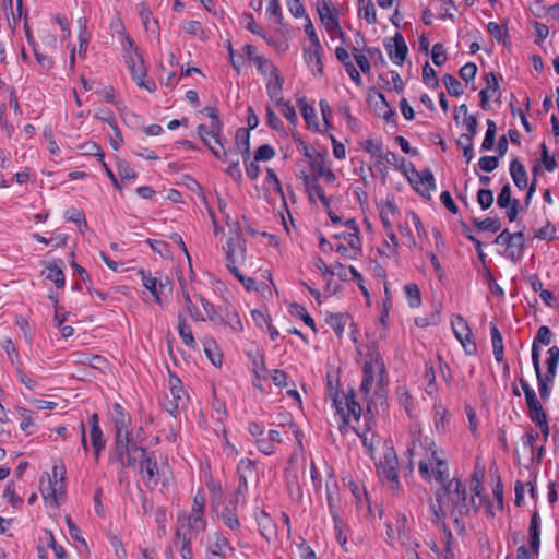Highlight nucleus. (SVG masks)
I'll use <instances>...</instances> for the list:
<instances>
[{
    "label": "nucleus",
    "instance_id": "nucleus-31",
    "mask_svg": "<svg viewBox=\"0 0 559 559\" xmlns=\"http://www.w3.org/2000/svg\"><path fill=\"white\" fill-rule=\"evenodd\" d=\"M524 234L522 231L513 233L512 240L508 250V257L513 261H519L522 258L524 247Z\"/></svg>",
    "mask_w": 559,
    "mask_h": 559
},
{
    "label": "nucleus",
    "instance_id": "nucleus-17",
    "mask_svg": "<svg viewBox=\"0 0 559 559\" xmlns=\"http://www.w3.org/2000/svg\"><path fill=\"white\" fill-rule=\"evenodd\" d=\"M198 134L205 145H210L213 141L216 145L222 147V122L221 120L210 121L207 126L200 124L198 127Z\"/></svg>",
    "mask_w": 559,
    "mask_h": 559
},
{
    "label": "nucleus",
    "instance_id": "nucleus-45",
    "mask_svg": "<svg viewBox=\"0 0 559 559\" xmlns=\"http://www.w3.org/2000/svg\"><path fill=\"white\" fill-rule=\"evenodd\" d=\"M474 225L479 230H489V231H492V233H496V231H498L501 228L500 219L499 218H493V217H487V218L481 219V221L475 218L474 219Z\"/></svg>",
    "mask_w": 559,
    "mask_h": 559
},
{
    "label": "nucleus",
    "instance_id": "nucleus-18",
    "mask_svg": "<svg viewBox=\"0 0 559 559\" xmlns=\"http://www.w3.org/2000/svg\"><path fill=\"white\" fill-rule=\"evenodd\" d=\"M416 180H412V183L417 192L423 197L430 199V192L436 190V180L431 170L424 169L420 173L416 171Z\"/></svg>",
    "mask_w": 559,
    "mask_h": 559
},
{
    "label": "nucleus",
    "instance_id": "nucleus-27",
    "mask_svg": "<svg viewBox=\"0 0 559 559\" xmlns=\"http://www.w3.org/2000/svg\"><path fill=\"white\" fill-rule=\"evenodd\" d=\"M129 70L139 87L145 88L148 92H154L156 90V84L153 80H144V76L146 75L144 62L139 66H135L134 68H129Z\"/></svg>",
    "mask_w": 559,
    "mask_h": 559
},
{
    "label": "nucleus",
    "instance_id": "nucleus-59",
    "mask_svg": "<svg viewBox=\"0 0 559 559\" xmlns=\"http://www.w3.org/2000/svg\"><path fill=\"white\" fill-rule=\"evenodd\" d=\"M254 443L258 450L265 455H272L275 452V444L267 437L258 438Z\"/></svg>",
    "mask_w": 559,
    "mask_h": 559
},
{
    "label": "nucleus",
    "instance_id": "nucleus-8",
    "mask_svg": "<svg viewBox=\"0 0 559 559\" xmlns=\"http://www.w3.org/2000/svg\"><path fill=\"white\" fill-rule=\"evenodd\" d=\"M411 441L407 445V454L409 457V463L413 464V460L418 457L419 461L425 459L429 460L431 451L435 450V441L428 437H421V430L419 426L414 425L411 427Z\"/></svg>",
    "mask_w": 559,
    "mask_h": 559
},
{
    "label": "nucleus",
    "instance_id": "nucleus-53",
    "mask_svg": "<svg viewBox=\"0 0 559 559\" xmlns=\"http://www.w3.org/2000/svg\"><path fill=\"white\" fill-rule=\"evenodd\" d=\"M514 200L515 199L511 198V187L509 183H507L502 187L500 193L498 194L497 204L501 209H507L509 205L513 204Z\"/></svg>",
    "mask_w": 559,
    "mask_h": 559
},
{
    "label": "nucleus",
    "instance_id": "nucleus-15",
    "mask_svg": "<svg viewBox=\"0 0 559 559\" xmlns=\"http://www.w3.org/2000/svg\"><path fill=\"white\" fill-rule=\"evenodd\" d=\"M90 438L93 447L95 459L98 460L102 450L105 448L106 441L99 427L98 415L92 414L88 418Z\"/></svg>",
    "mask_w": 559,
    "mask_h": 559
},
{
    "label": "nucleus",
    "instance_id": "nucleus-20",
    "mask_svg": "<svg viewBox=\"0 0 559 559\" xmlns=\"http://www.w3.org/2000/svg\"><path fill=\"white\" fill-rule=\"evenodd\" d=\"M131 419L129 415H127L122 407L119 404L114 405V424L116 429V438L130 436V431L128 430V426Z\"/></svg>",
    "mask_w": 559,
    "mask_h": 559
},
{
    "label": "nucleus",
    "instance_id": "nucleus-10",
    "mask_svg": "<svg viewBox=\"0 0 559 559\" xmlns=\"http://www.w3.org/2000/svg\"><path fill=\"white\" fill-rule=\"evenodd\" d=\"M206 527V521L204 514L191 511L190 514H180L177 518V535H190L198 534L204 531Z\"/></svg>",
    "mask_w": 559,
    "mask_h": 559
},
{
    "label": "nucleus",
    "instance_id": "nucleus-56",
    "mask_svg": "<svg viewBox=\"0 0 559 559\" xmlns=\"http://www.w3.org/2000/svg\"><path fill=\"white\" fill-rule=\"evenodd\" d=\"M266 15L274 19L277 23L282 22L283 14L280 0H270L266 8Z\"/></svg>",
    "mask_w": 559,
    "mask_h": 559
},
{
    "label": "nucleus",
    "instance_id": "nucleus-29",
    "mask_svg": "<svg viewBox=\"0 0 559 559\" xmlns=\"http://www.w3.org/2000/svg\"><path fill=\"white\" fill-rule=\"evenodd\" d=\"M178 334L182 342L190 348L195 347V340L192 334V330L190 324L187 322V319L182 316V313L178 314Z\"/></svg>",
    "mask_w": 559,
    "mask_h": 559
},
{
    "label": "nucleus",
    "instance_id": "nucleus-33",
    "mask_svg": "<svg viewBox=\"0 0 559 559\" xmlns=\"http://www.w3.org/2000/svg\"><path fill=\"white\" fill-rule=\"evenodd\" d=\"M310 165L318 177H324L328 182H334L336 180V176L325 166L321 156L312 158V160H310Z\"/></svg>",
    "mask_w": 559,
    "mask_h": 559
},
{
    "label": "nucleus",
    "instance_id": "nucleus-12",
    "mask_svg": "<svg viewBox=\"0 0 559 559\" xmlns=\"http://www.w3.org/2000/svg\"><path fill=\"white\" fill-rule=\"evenodd\" d=\"M317 11L326 32L331 36H340V38L344 40V34L341 29L337 17L332 13L330 3L325 0H318Z\"/></svg>",
    "mask_w": 559,
    "mask_h": 559
},
{
    "label": "nucleus",
    "instance_id": "nucleus-60",
    "mask_svg": "<svg viewBox=\"0 0 559 559\" xmlns=\"http://www.w3.org/2000/svg\"><path fill=\"white\" fill-rule=\"evenodd\" d=\"M431 59H432V62L440 67L444 63L445 61V50L443 48V45L440 44V43H437L432 46V49H431Z\"/></svg>",
    "mask_w": 559,
    "mask_h": 559
},
{
    "label": "nucleus",
    "instance_id": "nucleus-28",
    "mask_svg": "<svg viewBox=\"0 0 559 559\" xmlns=\"http://www.w3.org/2000/svg\"><path fill=\"white\" fill-rule=\"evenodd\" d=\"M252 62L257 67L259 73L264 78V80H267L269 78L278 73V70L274 63L264 56L252 57Z\"/></svg>",
    "mask_w": 559,
    "mask_h": 559
},
{
    "label": "nucleus",
    "instance_id": "nucleus-52",
    "mask_svg": "<svg viewBox=\"0 0 559 559\" xmlns=\"http://www.w3.org/2000/svg\"><path fill=\"white\" fill-rule=\"evenodd\" d=\"M447 420V409L442 405H435V419L433 425L437 431H444V424Z\"/></svg>",
    "mask_w": 559,
    "mask_h": 559
},
{
    "label": "nucleus",
    "instance_id": "nucleus-63",
    "mask_svg": "<svg viewBox=\"0 0 559 559\" xmlns=\"http://www.w3.org/2000/svg\"><path fill=\"white\" fill-rule=\"evenodd\" d=\"M274 148L269 144H263L257 150L254 158L255 160H270L274 157Z\"/></svg>",
    "mask_w": 559,
    "mask_h": 559
},
{
    "label": "nucleus",
    "instance_id": "nucleus-34",
    "mask_svg": "<svg viewBox=\"0 0 559 559\" xmlns=\"http://www.w3.org/2000/svg\"><path fill=\"white\" fill-rule=\"evenodd\" d=\"M399 213L396 205L391 201L386 202L380 207V217L385 230L392 229V218Z\"/></svg>",
    "mask_w": 559,
    "mask_h": 559
},
{
    "label": "nucleus",
    "instance_id": "nucleus-5",
    "mask_svg": "<svg viewBox=\"0 0 559 559\" xmlns=\"http://www.w3.org/2000/svg\"><path fill=\"white\" fill-rule=\"evenodd\" d=\"M146 450L138 447L130 436L116 438L115 457L123 467L134 466Z\"/></svg>",
    "mask_w": 559,
    "mask_h": 559
},
{
    "label": "nucleus",
    "instance_id": "nucleus-37",
    "mask_svg": "<svg viewBox=\"0 0 559 559\" xmlns=\"http://www.w3.org/2000/svg\"><path fill=\"white\" fill-rule=\"evenodd\" d=\"M559 364V347L552 346L547 350V378L555 379Z\"/></svg>",
    "mask_w": 559,
    "mask_h": 559
},
{
    "label": "nucleus",
    "instance_id": "nucleus-54",
    "mask_svg": "<svg viewBox=\"0 0 559 559\" xmlns=\"http://www.w3.org/2000/svg\"><path fill=\"white\" fill-rule=\"evenodd\" d=\"M301 115L309 127L316 126L317 114L313 107L309 106L305 100H300Z\"/></svg>",
    "mask_w": 559,
    "mask_h": 559
},
{
    "label": "nucleus",
    "instance_id": "nucleus-36",
    "mask_svg": "<svg viewBox=\"0 0 559 559\" xmlns=\"http://www.w3.org/2000/svg\"><path fill=\"white\" fill-rule=\"evenodd\" d=\"M250 133L247 129H239L236 132V145L238 151L243 156V160L246 162L249 158L250 153Z\"/></svg>",
    "mask_w": 559,
    "mask_h": 559
},
{
    "label": "nucleus",
    "instance_id": "nucleus-30",
    "mask_svg": "<svg viewBox=\"0 0 559 559\" xmlns=\"http://www.w3.org/2000/svg\"><path fill=\"white\" fill-rule=\"evenodd\" d=\"M140 274L143 286L152 294L155 302L162 306L160 295L163 293L159 292L156 276L152 275L150 272L144 271H141Z\"/></svg>",
    "mask_w": 559,
    "mask_h": 559
},
{
    "label": "nucleus",
    "instance_id": "nucleus-50",
    "mask_svg": "<svg viewBox=\"0 0 559 559\" xmlns=\"http://www.w3.org/2000/svg\"><path fill=\"white\" fill-rule=\"evenodd\" d=\"M147 243L151 248L163 258H171V251L169 245L163 240L147 239Z\"/></svg>",
    "mask_w": 559,
    "mask_h": 559
},
{
    "label": "nucleus",
    "instance_id": "nucleus-16",
    "mask_svg": "<svg viewBox=\"0 0 559 559\" xmlns=\"http://www.w3.org/2000/svg\"><path fill=\"white\" fill-rule=\"evenodd\" d=\"M210 559H219L230 556L234 548L229 545L227 537L219 533H214L209 544Z\"/></svg>",
    "mask_w": 559,
    "mask_h": 559
},
{
    "label": "nucleus",
    "instance_id": "nucleus-38",
    "mask_svg": "<svg viewBox=\"0 0 559 559\" xmlns=\"http://www.w3.org/2000/svg\"><path fill=\"white\" fill-rule=\"evenodd\" d=\"M182 289V297H183V304L185 309L189 313V316L195 320V321H204L205 317L201 311H199L195 307V305L192 301V297L190 296L189 292L186 289L185 285L181 284Z\"/></svg>",
    "mask_w": 559,
    "mask_h": 559
},
{
    "label": "nucleus",
    "instance_id": "nucleus-22",
    "mask_svg": "<svg viewBox=\"0 0 559 559\" xmlns=\"http://www.w3.org/2000/svg\"><path fill=\"white\" fill-rule=\"evenodd\" d=\"M305 185L307 189V193L311 202H314L316 199L320 200L325 209L330 207V199L324 194L322 187L317 182V179L305 177Z\"/></svg>",
    "mask_w": 559,
    "mask_h": 559
},
{
    "label": "nucleus",
    "instance_id": "nucleus-9",
    "mask_svg": "<svg viewBox=\"0 0 559 559\" xmlns=\"http://www.w3.org/2000/svg\"><path fill=\"white\" fill-rule=\"evenodd\" d=\"M377 467L381 479L386 480L392 490L399 489L397 455L392 447H385L383 460L379 462Z\"/></svg>",
    "mask_w": 559,
    "mask_h": 559
},
{
    "label": "nucleus",
    "instance_id": "nucleus-40",
    "mask_svg": "<svg viewBox=\"0 0 559 559\" xmlns=\"http://www.w3.org/2000/svg\"><path fill=\"white\" fill-rule=\"evenodd\" d=\"M404 292L409 307L418 308L421 304V295L419 287L414 283H408L404 286Z\"/></svg>",
    "mask_w": 559,
    "mask_h": 559
},
{
    "label": "nucleus",
    "instance_id": "nucleus-55",
    "mask_svg": "<svg viewBox=\"0 0 559 559\" xmlns=\"http://www.w3.org/2000/svg\"><path fill=\"white\" fill-rule=\"evenodd\" d=\"M477 202L483 210L489 209L493 203V193L488 189H480L477 193Z\"/></svg>",
    "mask_w": 559,
    "mask_h": 559
},
{
    "label": "nucleus",
    "instance_id": "nucleus-51",
    "mask_svg": "<svg viewBox=\"0 0 559 559\" xmlns=\"http://www.w3.org/2000/svg\"><path fill=\"white\" fill-rule=\"evenodd\" d=\"M194 298L201 304V306L204 310V313H205V314H203L205 317V319L215 321L217 319V313H216L214 305L211 304L209 300H206L204 297H202L199 294H195Z\"/></svg>",
    "mask_w": 559,
    "mask_h": 559
},
{
    "label": "nucleus",
    "instance_id": "nucleus-47",
    "mask_svg": "<svg viewBox=\"0 0 559 559\" xmlns=\"http://www.w3.org/2000/svg\"><path fill=\"white\" fill-rule=\"evenodd\" d=\"M204 353L207 358L212 361L214 366H221L222 364V355L216 352V344L214 341H205L204 344Z\"/></svg>",
    "mask_w": 559,
    "mask_h": 559
},
{
    "label": "nucleus",
    "instance_id": "nucleus-25",
    "mask_svg": "<svg viewBox=\"0 0 559 559\" xmlns=\"http://www.w3.org/2000/svg\"><path fill=\"white\" fill-rule=\"evenodd\" d=\"M530 543L535 555H538L540 547V518L537 512H534L530 522Z\"/></svg>",
    "mask_w": 559,
    "mask_h": 559
},
{
    "label": "nucleus",
    "instance_id": "nucleus-13",
    "mask_svg": "<svg viewBox=\"0 0 559 559\" xmlns=\"http://www.w3.org/2000/svg\"><path fill=\"white\" fill-rule=\"evenodd\" d=\"M140 468L142 474V480L145 487L153 489L158 484V467L157 462L152 453L145 452L140 459Z\"/></svg>",
    "mask_w": 559,
    "mask_h": 559
},
{
    "label": "nucleus",
    "instance_id": "nucleus-26",
    "mask_svg": "<svg viewBox=\"0 0 559 559\" xmlns=\"http://www.w3.org/2000/svg\"><path fill=\"white\" fill-rule=\"evenodd\" d=\"M510 175L514 185L519 189H525L527 187V174L524 165L519 159H513L510 164Z\"/></svg>",
    "mask_w": 559,
    "mask_h": 559
},
{
    "label": "nucleus",
    "instance_id": "nucleus-6",
    "mask_svg": "<svg viewBox=\"0 0 559 559\" xmlns=\"http://www.w3.org/2000/svg\"><path fill=\"white\" fill-rule=\"evenodd\" d=\"M330 395L332 396L333 406L336 408V413L341 415L338 429L342 433H346L348 431L350 417L355 420H359L361 416V406L354 400L353 391L345 397V406H343V402L338 400L337 392L334 393L331 390Z\"/></svg>",
    "mask_w": 559,
    "mask_h": 559
},
{
    "label": "nucleus",
    "instance_id": "nucleus-23",
    "mask_svg": "<svg viewBox=\"0 0 559 559\" xmlns=\"http://www.w3.org/2000/svg\"><path fill=\"white\" fill-rule=\"evenodd\" d=\"M534 370L538 380V389L539 394L542 399H548L550 395V388L549 382H552L554 379H548L546 374H542L540 371V362H539V355L537 354V350L534 349Z\"/></svg>",
    "mask_w": 559,
    "mask_h": 559
},
{
    "label": "nucleus",
    "instance_id": "nucleus-24",
    "mask_svg": "<svg viewBox=\"0 0 559 559\" xmlns=\"http://www.w3.org/2000/svg\"><path fill=\"white\" fill-rule=\"evenodd\" d=\"M284 84V78L278 73L266 80V92L269 97L275 102V104L282 103V90Z\"/></svg>",
    "mask_w": 559,
    "mask_h": 559
},
{
    "label": "nucleus",
    "instance_id": "nucleus-41",
    "mask_svg": "<svg viewBox=\"0 0 559 559\" xmlns=\"http://www.w3.org/2000/svg\"><path fill=\"white\" fill-rule=\"evenodd\" d=\"M45 276L47 280L53 282L58 288H62L64 286V274L58 265H48L45 271Z\"/></svg>",
    "mask_w": 559,
    "mask_h": 559
},
{
    "label": "nucleus",
    "instance_id": "nucleus-3",
    "mask_svg": "<svg viewBox=\"0 0 559 559\" xmlns=\"http://www.w3.org/2000/svg\"><path fill=\"white\" fill-rule=\"evenodd\" d=\"M226 255V265L231 274H234L240 282H245V276L239 272L238 264L245 261L246 249L243 239L240 231L236 228L224 248Z\"/></svg>",
    "mask_w": 559,
    "mask_h": 559
},
{
    "label": "nucleus",
    "instance_id": "nucleus-61",
    "mask_svg": "<svg viewBox=\"0 0 559 559\" xmlns=\"http://www.w3.org/2000/svg\"><path fill=\"white\" fill-rule=\"evenodd\" d=\"M539 439V433L537 431L526 432L522 437L523 448L527 450L531 454H534L535 443Z\"/></svg>",
    "mask_w": 559,
    "mask_h": 559
},
{
    "label": "nucleus",
    "instance_id": "nucleus-44",
    "mask_svg": "<svg viewBox=\"0 0 559 559\" xmlns=\"http://www.w3.org/2000/svg\"><path fill=\"white\" fill-rule=\"evenodd\" d=\"M443 83L450 95L460 96L463 93V86L461 82L452 74H445L443 76Z\"/></svg>",
    "mask_w": 559,
    "mask_h": 559
},
{
    "label": "nucleus",
    "instance_id": "nucleus-1",
    "mask_svg": "<svg viewBox=\"0 0 559 559\" xmlns=\"http://www.w3.org/2000/svg\"><path fill=\"white\" fill-rule=\"evenodd\" d=\"M475 504L474 497L467 499L466 486L453 478L436 492V501L430 502V520L432 523H442L447 516L453 520L455 530L464 532L462 519L467 515Z\"/></svg>",
    "mask_w": 559,
    "mask_h": 559
},
{
    "label": "nucleus",
    "instance_id": "nucleus-43",
    "mask_svg": "<svg viewBox=\"0 0 559 559\" xmlns=\"http://www.w3.org/2000/svg\"><path fill=\"white\" fill-rule=\"evenodd\" d=\"M496 132H497L496 123L492 120L488 119L487 120V131H486L485 138L481 143V148L484 151L492 150L493 144H495Z\"/></svg>",
    "mask_w": 559,
    "mask_h": 559
},
{
    "label": "nucleus",
    "instance_id": "nucleus-32",
    "mask_svg": "<svg viewBox=\"0 0 559 559\" xmlns=\"http://www.w3.org/2000/svg\"><path fill=\"white\" fill-rule=\"evenodd\" d=\"M490 334H491V344H492V352H493L495 359L498 362H501L504 357V346H503L502 335L495 324L490 325Z\"/></svg>",
    "mask_w": 559,
    "mask_h": 559
},
{
    "label": "nucleus",
    "instance_id": "nucleus-42",
    "mask_svg": "<svg viewBox=\"0 0 559 559\" xmlns=\"http://www.w3.org/2000/svg\"><path fill=\"white\" fill-rule=\"evenodd\" d=\"M221 322H223L225 325H228L236 332H241L243 330V323L239 314L235 311H226L225 316L221 318Z\"/></svg>",
    "mask_w": 559,
    "mask_h": 559
},
{
    "label": "nucleus",
    "instance_id": "nucleus-4",
    "mask_svg": "<svg viewBox=\"0 0 559 559\" xmlns=\"http://www.w3.org/2000/svg\"><path fill=\"white\" fill-rule=\"evenodd\" d=\"M189 396L183 389L181 380L174 376H169L168 380V393H166L163 407L170 415L176 416V414L182 409H185L188 405Z\"/></svg>",
    "mask_w": 559,
    "mask_h": 559
},
{
    "label": "nucleus",
    "instance_id": "nucleus-64",
    "mask_svg": "<svg viewBox=\"0 0 559 559\" xmlns=\"http://www.w3.org/2000/svg\"><path fill=\"white\" fill-rule=\"evenodd\" d=\"M476 73L477 67L473 62H467L460 69V76L466 82L472 81L476 76Z\"/></svg>",
    "mask_w": 559,
    "mask_h": 559
},
{
    "label": "nucleus",
    "instance_id": "nucleus-57",
    "mask_svg": "<svg viewBox=\"0 0 559 559\" xmlns=\"http://www.w3.org/2000/svg\"><path fill=\"white\" fill-rule=\"evenodd\" d=\"M278 107H281L283 116L287 119V121L292 124H296L298 121V117L296 114V110L294 106H292L289 103L284 102L282 99V103L276 104Z\"/></svg>",
    "mask_w": 559,
    "mask_h": 559
},
{
    "label": "nucleus",
    "instance_id": "nucleus-7",
    "mask_svg": "<svg viewBox=\"0 0 559 559\" xmlns=\"http://www.w3.org/2000/svg\"><path fill=\"white\" fill-rule=\"evenodd\" d=\"M418 471L420 476L427 480L433 476L442 486L449 481L448 464L444 460L438 456L437 451H431L428 461L421 459L418 462Z\"/></svg>",
    "mask_w": 559,
    "mask_h": 559
},
{
    "label": "nucleus",
    "instance_id": "nucleus-58",
    "mask_svg": "<svg viewBox=\"0 0 559 559\" xmlns=\"http://www.w3.org/2000/svg\"><path fill=\"white\" fill-rule=\"evenodd\" d=\"M243 21L246 23V28L248 31L262 38H266L265 32H263V29L257 25V23L254 22V17L251 13L243 14Z\"/></svg>",
    "mask_w": 559,
    "mask_h": 559
},
{
    "label": "nucleus",
    "instance_id": "nucleus-62",
    "mask_svg": "<svg viewBox=\"0 0 559 559\" xmlns=\"http://www.w3.org/2000/svg\"><path fill=\"white\" fill-rule=\"evenodd\" d=\"M478 165L483 171L491 173L498 167L499 159L496 156H483L479 159Z\"/></svg>",
    "mask_w": 559,
    "mask_h": 559
},
{
    "label": "nucleus",
    "instance_id": "nucleus-11",
    "mask_svg": "<svg viewBox=\"0 0 559 559\" xmlns=\"http://www.w3.org/2000/svg\"><path fill=\"white\" fill-rule=\"evenodd\" d=\"M451 326L465 353L468 355L475 354L477 349L476 344L471 341V330L464 318L460 314L454 316L451 320Z\"/></svg>",
    "mask_w": 559,
    "mask_h": 559
},
{
    "label": "nucleus",
    "instance_id": "nucleus-14",
    "mask_svg": "<svg viewBox=\"0 0 559 559\" xmlns=\"http://www.w3.org/2000/svg\"><path fill=\"white\" fill-rule=\"evenodd\" d=\"M392 40L393 44H386L385 49L392 62L402 66L408 53L406 41L401 33H396Z\"/></svg>",
    "mask_w": 559,
    "mask_h": 559
},
{
    "label": "nucleus",
    "instance_id": "nucleus-48",
    "mask_svg": "<svg viewBox=\"0 0 559 559\" xmlns=\"http://www.w3.org/2000/svg\"><path fill=\"white\" fill-rule=\"evenodd\" d=\"M45 534L48 535V546L53 550L56 558L68 559V552L61 545L57 544L52 532L50 530H45Z\"/></svg>",
    "mask_w": 559,
    "mask_h": 559
},
{
    "label": "nucleus",
    "instance_id": "nucleus-19",
    "mask_svg": "<svg viewBox=\"0 0 559 559\" xmlns=\"http://www.w3.org/2000/svg\"><path fill=\"white\" fill-rule=\"evenodd\" d=\"M321 53H322L321 44H318V46H314V44H310L307 48H305V51H304L305 60H306L308 67L311 68L313 73L318 72L319 74H322V72H323Z\"/></svg>",
    "mask_w": 559,
    "mask_h": 559
},
{
    "label": "nucleus",
    "instance_id": "nucleus-2",
    "mask_svg": "<svg viewBox=\"0 0 559 559\" xmlns=\"http://www.w3.org/2000/svg\"><path fill=\"white\" fill-rule=\"evenodd\" d=\"M362 369L364 379L359 389L360 393L365 399H367L371 391L374 390V392L381 396V392L388 384L389 380L384 361L376 343L368 346Z\"/></svg>",
    "mask_w": 559,
    "mask_h": 559
},
{
    "label": "nucleus",
    "instance_id": "nucleus-39",
    "mask_svg": "<svg viewBox=\"0 0 559 559\" xmlns=\"http://www.w3.org/2000/svg\"><path fill=\"white\" fill-rule=\"evenodd\" d=\"M192 536L190 535H177L175 537V546L179 547V552L182 559H193L192 549L190 546Z\"/></svg>",
    "mask_w": 559,
    "mask_h": 559
},
{
    "label": "nucleus",
    "instance_id": "nucleus-35",
    "mask_svg": "<svg viewBox=\"0 0 559 559\" xmlns=\"http://www.w3.org/2000/svg\"><path fill=\"white\" fill-rule=\"evenodd\" d=\"M551 342V331L548 326L543 325L538 329L537 334L533 341L532 345V362L534 364V349L537 350V354L540 356L539 344L548 345Z\"/></svg>",
    "mask_w": 559,
    "mask_h": 559
},
{
    "label": "nucleus",
    "instance_id": "nucleus-49",
    "mask_svg": "<svg viewBox=\"0 0 559 559\" xmlns=\"http://www.w3.org/2000/svg\"><path fill=\"white\" fill-rule=\"evenodd\" d=\"M358 13L360 17L365 19L368 22V24H373L377 22L376 9L372 2L370 1L360 5Z\"/></svg>",
    "mask_w": 559,
    "mask_h": 559
},
{
    "label": "nucleus",
    "instance_id": "nucleus-21",
    "mask_svg": "<svg viewBox=\"0 0 559 559\" xmlns=\"http://www.w3.org/2000/svg\"><path fill=\"white\" fill-rule=\"evenodd\" d=\"M40 492L47 506L53 508L59 507V501L56 500L55 484L47 473L40 477Z\"/></svg>",
    "mask_w": 559,
    "mask_h": 559
},
{
    "label": "nucleus",
    "instance_id": "nucleus-46",
    "mask_svg": "<svg viewBox=\"0 0 559 559\" xmlns=\"http://www.w3.org/2000/svg\"><path fill=\"white\" fill-rule=\"evenodd\" d=\"M423 81L430 88H437L439 86L436 71L428 62L423 67Z\"/></svg>",
    "mask_w": 559,
    "mask_h": 559
}]
</instances>
